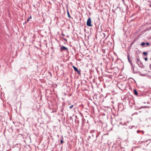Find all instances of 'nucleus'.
Wrapping results in <instances>:
<instances>
[{
  "label": "nucleus",
  "mask_w": 151,
  "mask_h": 151,
  "mask_svg": "<svg viewBox=\"0 0 151 151\" xmlns=\"http://www.w3.org/2000/svg\"><path fill=\"white\" fill-rule=\"evenodd\" d=\"M134 93L135 95H137L138 94L136 90H134Z\"/></svg>",
  "instance_id": "20e7f679"
},
{
  "label": "nucleus",
  "mask_w": 151,
  "mask_h": 151,
  "mask_svg": "<svg viewBox=\"0 0 151 151\" xmlns=\"http://www.w3.org/2000/svg\"><path fill=\"white\" fill-rule=\"evenodd\" d=\"M68 104L70 106H69V107L70 109H72L73 107V105H71L70 104V103H69Z\"/></svg>",
  "instance_id": "39448f33"
},
{
  "label": "nucleus",
  "mask_w": 151,
  "mask_h": 151,
  "mask_svg": "<svg viewBox=\"0 0 151 151\" xmlns=\"http://www.w3.org/2000/svg\"><path fill=\"white\" fill-rule=\"evenodd\" d=\"M29 20V19H27V22H28Z\"/></svg>",
  "instance_id": "f8f14e48"
},
{
  "label": "nucleus",
  "mask_w": 151,
  "mask_h": 151,
  "mask_svg": "<svg viewBox=\"0 0 151 151\" xmlns=\"http://www.w3.org/2000/svg\"><path fill=\"white\" fill-rule=\"evenodd\" d=\"M61 49L62 50H68V48L64 46H63V47H61Z\"/></svg>",
  "instance_id": "7ed1b4c3"
},
{
  "label": "nucleus",
  "mask_w": 151,
  "mask_h": 151,
  "mask_svg": "<svg viewBox=\"0 0 151 151\" xmlns=\"http://www.w3.org/2000/svg\"><path fill=\"white\" fill-rule=\"evenodd\" d=\"M139 132V131H137V133H138V132Z\"/></svg>",
  "instance_id": "6ab92c4d"
},
{
  "label": "nucleus",
  "mask_w": 151,
  "mask_h": 151,
  "mask_svg": "<svg viewBox=\"0 0 151 151\" xmlns=\"http://www.w3.org/2000/svg\"><path fill=\"white\" fill-rule=\"evenodd\" d=\"M147 59H147V58H145V60L146 61H147Z\"/></svg>",
  "instance_id": "9d476101"
},
{
  "label": "nucleus",
  "mask_w": 151,
  "mask_h": 151,
  "mask_svg": "<svg viewBox=\"0 0 151 151\" xmlns=\"http://www.w3.org/2000/svg\"><path fill=\"white\" fill-rule=\"evenodd\" d=\"M128 60L129 61V58L128 56Z\"/></svg>",
  "instance_id": "dca6fc26"
},
{
  "label": "nucleus",
  "mask_w": 151,
  "mask_h": 151,
  "mask_svg": "<svg viewBox=\"0 0 151 151\" xmlns=\"http://www.w3.org/2000/svg\"><path fill=\"white\" fill-rule=\"evenodd\" d=\"M62 35L64 36V35L63 34H62Z\"/></svg>",
  "instance_id": "aec40b11"
},
{
  "label": "nucleus",
  "mask_w": 151,
  "mask_h": 151,
  "mask_svg": "<svg viewBox=\"0 0 151 151\" xmlns=\"http://www.w3.org/2000/svg\"><path fill=\"white\" fill-rule=\"evenodd\" d=\"M145 44L147 45L148 46L150 45H149V43L148 42H147Z\"/></svg>",
  "instance_id": "6e6552de"
},
{
  "label": "nucleus",
  "mask_w": 151,
  "mask_h": 151,
  "mask_svg": "<svg viewBox=\"0 0 151 151\" xmlns=\"http://www.w3.org/2000/svg\"><path fill=\"white\" fill-rule=\"evenodd\" d=\"M87 25L89 27H91L92 25L91 24V19L90 18H89L87 20L86 22Z\"/></svg>",
  "instance_id": "f257e3e1"
},
{
  "label": "nucleus",
  "mask_w": 151,
  "mask_h": 151,
  "mask_svg": "<svg viewBox=\"0 0 151 151\" xmlns=\"http://www.w3.org/2000/svg\"><path fill=\"white\" fill-rule=\"evenodd\" d=\"M29 19H31V16L29 17Z\"/></svg>",
  "instance_id": "4468645a"
},
{
  "label": "nucleus",
  "mask_w": 151,
  "mask_h": 151,
  "mask_svg": "<svg viewBox=\"0 0 151 151\" xmlns=\"http://www.w3.org/2000/svg\"><path fill=\"white\" fill-rule=\"evenodd\" d=\"M143 55H146L147 56V53L146 52H143Z\"/></svg>",
  "instance_id": "423d86ee"
},
{
  "label": "nucleus",
  "mask_w": 151,
  "mask_h": 151,
  "mask_svg": "<svg viewBox=\"0 0 151 151\" xmlns=\"http://www.w3.org/2000/svg\"><path fill=\"white\" fill-rule=\"evenodd\" d=\"M149 6L150 7H151V5H150Z\"/></svg>",
  "instance_id": "2eb2a0df"
},
{
  "label": "nucleus",
  "mask_w": 151,
  "mask_h": 151,
  "mask_svg": "<svg viewBox=\"0 0 151 151\" xmlns=\"http://www.w3.org/2000/svg\"><path fill=\"white\" fill-rule=\"evenodd\" d=\"M145 43L144 42H142V43L141 44V45L142 46L144 45L145 44Z\"/></svg>",
  "instance_id": "0eeeda50"
},
{
  "label": "nucleus",
  "mask_w": 151,
  "mask_h": 151,
  "mask_svg": "<svg viewBox=\"0 0 151 151\" xmlns=\"http://www.w3.org/2000/svg\"><path fill=\"white\" fill-rule=\"evenodd\" d=\"M73 69L75 71L77 72V73L79 74L80 73V72L78 71V69L77 68H76V67L75 66H73Z\"/></svg>",
  "instance_id": "f03ea898"
},
{
  "label": "nucleus",
  "mask_w": 151,
  "mask_h": 151,
  "mask_svg": "<svg viewBox=\"0 0 151 151\" xmlns=\"http://www.w3.org/2000/svg\"><path fill=\"white\" fill-rule=\"evenodd\" d=\"M141 132H142L143 134H144V132L143 131H141Z\"/></svg>",
  "instance_id": "ddd939ff"
},
{
  "label": "nucleus",
  "mask_w": 151,
  "mask_h": 151,
  "mask_svg": "<svg viewBox=\"0 0 151 151\" xmlns=\"http://www.w3.org/2000/svg\"><path fill=\"white\" fill-rule=\"evenodd\" d=\"M64 40H65L66 41H67V40H66V39H64Z\"/></svg>",
  "instance_id": "a211bd4d"
},
{
  "label": "nucleus",
  "mask_w": 151,
  "mask_h": 151,
  "mask_svg": "<svg viewBox=\"0 0 151 151\" xmlns=\"http://www.w3.org/2000/svg\"><path fill=\"white\" fill-rule=\"evenodd\" d=\"M63 139L61 140V141H60V143H61V144L63 143Z\"/></svg>",
  "instance_id": "9b49d317"
},
{
  "label": "nucleus",
  "mask_w": 151,
  "mask_h": 151,
  "mask_svg": "<svg viewBox=\"0 0 151 151\" xmlns=\"http://www.w3.org/2000/svg\"><path fill=\"white\" fill-rule=\"evenodd\" d=\"M137 63H138V62L139 60V59H138V58L137 59Z\"/></svg>",
  "instance_id": "1a4fd4ad"
},
{
  "label": "nucleus",
  "mask_w": 151,
  "mask_h": 151,
  "mask_svg": "<svg viewBox=\"0 0 151 151\" xmlns=\"http://www.w3.org/2000/svg\"><path fill=\"white\" fill-rule=\"evenodd\" d=\"M68 16H69L70 15H69V13H68Z\"/></svg>",
  "instance_id": "f3484780"
}]
</instances>
